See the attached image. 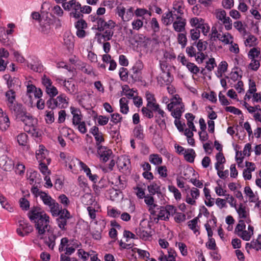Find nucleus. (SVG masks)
I'll return each mask as SVG.
<instances>
[{"label":"nucleus","mask_w":261,"mask_h":261,"mask_svg":"<svg viewBox=\"0 0 261 261\" xmlns=\"http://www.w3.org/2000/svg\"><path fill=\"white\" fill-rule=\"evenodd\" d=\"M28 215L30 220L35 223V227L38 236H43L46 232L47 233L44 243L50 249L54 250L58 235L54 232L49 224V216L40 207L35 206L31 208ZM40 238L42 239V237Z\"/></svg>","instance_id":"obj_1"},{"label":"nucleus","mask_w":261,"mask_h":261,"mask_svg":"<svg viewBox=\"0 0 261 261\" xmlns=\"http://www.w3.org/2000/svg\"><path fill=\"white\" fill-rule=\"evenodd\" d=\"M11 112L16 116V118L22 121L25 127L24 129L27 132H35L36 127L33 124L34 119L33 117L28 114L26 109L20 103H14L9 107Z\"/></svg>","instance_id":"obj_2"},{"label":"nucleus","mask_w":261,"mask_h":261,"mask_svg":"<svg viewBox=\"0 0 261 261\" xmlns=\"http://www.w3.org/2000/svg\"><path fill=\"white\" fill-rule=\"evenodd\" d=\"M234 233L242 240L248 241L254 234V227L249 224L246 229L244 220L240 219L234 228Z\"/></svg>","instance_id":"obj_3"},{"label":"nucleus","mask_w":261,"mask_h":261,"mask_svg":"<svg viewBox=\"0 0 261 261\" xmlns=\"http://www.w3.org/2000/svg\"><path fill=\"white\" fill-rule=\"evenodd\" d=\"M62 7L65 11H71L70 16L75 19H80L83 16L80 13L81 5L76 0H70L62 5Z\"/></svg>","instance_id":"obj_4"},{"label":"nucleus","mask_w":261,"mask_h":261,"mask_svg":"<svg viewBox=\"0 0 261 261\" xmlns=\"http://www.w3.org/2000/svg\"><path fill=\"white\" fill-rule=\"evenodd\" d=\"M157 210H159L158 214H156L158 219L167 221L169 220V217L173 216L176 212V208L173 205H167L166 206H160L156 207Z\"/></svg>","instance_id":"obj_5"},{"label":"nucleus","mask_w":261,"mask_h":261,"mask_svg":"<svg viewBox=\"0 0 261 261\" xmlns=\"http://www.w3.org/2000/svg\"><path fill=\"white\" fill-rule=\"evenodd\" d=\"M214 14L220 24L224 25L226 30L232 29V21L231 19L226 16V12L223 9H217L215 11Z\"/></svg>","instance_id":"obj_6"},{"label":"nucleus","mask_w":261,"mask_h":261,"mask_svg":"<svg viewBox=\"0 0 261 261\" xmlns=\"http://www.w3.org/2000/svg\"><path fill=\"white\" fill-rule=\"evenodd\" d=\"M133 8L129 7L126 10V9L121 5L118 6L115 9V13L124 22L130 20L134 15Z\"/></svg>","instance_id":"obj_7"},{"label":"nucleus","mask_w":261,"mask_h":261,"mask_svg":"<svg viewBox=\"0 0 261 261\" xmlns=\"http://www.w3.org/2000/svg\"><path fill=\"white\" fill-rule=\"evenodd\" d=\"M19 226L17 229V233L21 237L28 236L33 230V227L29 223L24 221H19Z\"/></svg>","instance_id":"obj_8"},{"label":"nucleus","mask_w":261,"mask_h":261,"mask_svg":"<svg viewBox=\"0 0 261 261\" xmlns=\"http://www.w3.org/2000/svg\"><path fill=\"white\" fill-rule=\"evenodd\" d=\"M97 153L99 156L100 160L104 163L111 159L113 155L112 150L103 146L97 147Z\"/></svg>","instance_id":"obj_9"},{"label":"nucleus","mask_w":261,"mask_h":261,"mask_svg":"<svg viewBox=\"0 0 261 261\" xmlns=\"http://www.w3.org/2000/svg\"><path fill=\"white\" fill-rule=\"evenodd\" d=\"M14 162L6 155L0 157V167L4 171H10L14 168Z\"/></svg>","instance_id":"obj_10"},{"label":"nucleus","mask_w":261,"mask_h":261,"mask_svg":"<svg viewBox=\"0 0 261 261\" xmlns=\"http://www.w3.org/2000/svg\"><path fill=\"white\" fill-rule=\"evenodd\" d=\"M173 81V77L169 71H163L158 77V84L161 86L168 85Z\"/></svg>","instance_id":"obj_11"},{"label":"nucleus","mask_w":261,"mask_h":261,"mask_svg":"<svg viewBox=\"0 0 261 261\" xmlns=\"http://www.w3.org/2000/svg\"><path fill=\"white\" fill-rule=\"evenodd\" d=\"M176 19L177 20L173 22V27L175 31L181 32L185 30L186 19L181 18L179 15L176 16Z\"/></svg>","instance_id":"obj_12"},{"label":"nucleus","mask_w":261,"mask_h":261,"mask_svg":"<svg viewBox=\"0 0 261 261\" xmlns=\"http://www.w3.org/2000/svg\"><path fill=\"white\" fill-rule=\"evenodd\" d=\"M144 202L149 207V211L152 215H156V211L155 208L158 207V205L154 203V198L152 196L147 195L144 197Z\"/></svg>","instance_id":"obj_13"},{"label":"nucleus","mask_w":261,"mask_h":261,"mask_svg":"<svg viewBox=\"0 0 261 261\" xmlns=\"http://www.w3.org/2000/svg\"><path fill=\"white\" fill-rule=\"evenodd\" d=\"M176 256V252L175 251L171 248L168 250V254H164L163 252H161L159 260L160 261H175V256Z\"/></svg>","instance_id":"obj_14"},{"label":"nucleus","mask_w":261,"mask_h":261,"mask_svg":"<svg viewBox=\"0 0 261 261\" xmlns=\"http://www.w3.org/2000/svg\"><path fill=\"white\" fill-rule=\"evenodd\" d=\"M71 113L73 115L72 123L74 125H76L82 122V115L80 111L74 107H70Z\"/></svg>","instance_id":"obj_15"},{"label":"nucleus","mask_w":261,"mask_h":261,"mask_svg":"<svg viewBox=\"0 0 261 261\" xmlns=\"http://www.w3.org/2000/svg\"><path fill=\"white\" fill-rule=\"evenodd\" d=\"M63 43L68 50L72 49L74 46V38L70 32H66L64 35Z\"/></svg>","instance_id":"obj_16"},{"label":"nucleus","mask_w":261,"mask_h":261,"mask_svg":"<svg viewBox=\"0 0 261 261\" xmlns=\"http://www.w3.org/2000/svg\"><path fill=\"white\" fill-rule=\"evenodd\" d=\"M249 4L254 7L255 9H252L250 10V13L254 16V17L258 20H259L261 18L260 15L258 11L256 10L257 6H259L261 0H248Z\"/></svg>","instance_id":"obj_17"},{"label":"nucleus","mask_w":261,"mask_h":261,"mask_svg":"<svg viewBox=\"0 0 261 261\" xmlns=\"http://www.w3.org/2000/svg\"><path fill=\"white\" fill-rule=\"evenodd\" d=\"M184 6L182 1H175L173 4L172 12L173 14H176V16L181 15L184 14Z\"/></svg>","instance_id":"obj_18"},{"label":"nucleus","mask_w":261,"mask_h":261,"mask_svg":"<svg viewBox=\"0 0 261 261\" xmlns=\"http://www.w3.org/2000/svg\"><path fill=\"white\" fill-rule=\"evenodd\" d=\"M174 16L176 17V14H173L172 11L164 14L162 16L163 23L166 25H168L174 22Z\"/></svg>","instance_id":"obj_19"},{"label":"nucleus","mask_w":261,"mask_h":261,"mask_svg":"<svg viewBox=\"0 0 261 261\" xmlns=\"http://www.w3.org/2000/svg\"><path fill=\"white\" fill-rule=\"evenodd\" d=\"M184 105L181 102V99L178 95H175L171 99V102L167 105V109L171 111L174 108Z\"/></svg>","instance_id":"obj_20"},{"label":"nucleus","mask_w":261,"mask_h":261,"mask_svg":"<svg viewBox=\"0 0 261 261\" xmlns=\"http://www.w3.org/2000/svg\"><path fill=\"white\" fill-rule=\"evenodd\" d=\"M64 86L66 89V91L71 94H74L77 91L74 82L72 81H65Z\"/></svg>","instance_id":"obj_21"},{"label":"nucleus","mask_w":261,"mask_h":261,"mask_svg":"<svg viewBox=\"0 0 261 261\" xmlns=\"http://www.w3.org/2000/svg\"><path fill=\"white\" fill-rule=\"evenodd\" d=\"M72 243H70V245L67 246L65 248L64 251H65L64 253L65 255H70L74 252L75 249L81 246V244L77 242V241L73 242Z\"/></svg>","instance_id":"obj_22"},{"label":"nucleus","mask_w":261,"mask_h":261,"mask_svg":"<svg viewBox=\"0 0 261 261\" xmlns=\"http://www.w3.org/2000/svg\"><path fill=\"white\" fill-rule=\"evenodd\" d=\"M136 233L140 238L146 240L149 237V233L147 230V228L142 226H140L138 228L136 229Z\"/></svg>","instance_id":"obj_23"},{"label":"nucleus","mask_w":261,"mask_h":261,"mask_svg":"<svg viewBox=\"0 0 261 261\" xmlns=\"http://www.w3.org/2000/svg\"><path fill=\"white\" fill-rule=\"evenodd\" d=\"M5 96L7 98V105L8 107L14 104V102L16 98L15 92L13 89H9L5 93Z\"/></svg>","instance_id":"obj_24"},{"label":"nucleus","mask_w":261,"mask_h":261,"mask_svg":"<svg viewBox=\"0 0 261 261\" xmlns=\"http://www.w3.org/2000/svg\"><path fill=\"white\" fill-rule=\"evenodd\" d=\"M236 208L240 218H245L249 216V211L243 203H240L238 208Z\"/></svg>","instance_id":"obj_25"},{"label":"nucleus","mask_w":261,"mask_h":261,"mask_svg":"<svg viewBox=\"0 0 261 261\" xmlns=\"http://www.w3.org/2000/svg\"><path fill=\"white\" fill-rule=\"evenodd\" d=\"M185 160L193 163L196 156L195 151L193 149H188L183 153Z\"/></svg>","instance_id":"obj_26"},{"label":"nucleus","mask_w":261,"mask_h":261,"mask_svg":"<svg viewBox=\"0 0 261 261\" xmlns=\"http://www.w3.org/2000/svg\"><path fill=\"white\" fill-rule=\"evenodd\" d=\"M204 22L205 21L203 19L198 17H193L189 20L191 25L193 27H195V29H197L198 30H199Z\"/></svg>","instance_id":"obj_27"},{"label":"nucleus","mask_w":261,"mask_h":261,"mask_svg":"<svg viewBox=\"0 0 261 261\" xmlns=\"http://www.w3.org/2000/svg\"><path fill=\"white\" fill-rule=\"evenodd\" d=\"M129 165V161L124 157L118 159L117 166L120 170H126L128 168Z\"/></svg>","instance_id":"obj_28"},{"label":"nucleus","mask_w":261,"mask_h":261,"mask_svg":"<svg viewBox=\"0 0 261 261\" xmlns=\"http://www.w3.org/2000/svg\"><path fill=\"white\" fill-rule=\"evenodd\" d=\"M80 162V161L71 155L70 157L68 158L67 160H66L65 164L66 166H68L69 169L72 170L74 167L79 164Z\"/></svg>","instance_id":"obj_29"},{"label":"nucleus","mask_w":261,"mask_h":261,"mask_svg":"<svg viewBox=\"0 0 261 261\" xmlns=\"http://www.w3.org/2000/svg\"><path fill=\"white\" fill-rule=\"evenodd\" d=\"M120 112L123 114H127L128 112V100L126 97H122L120 100Z\"/></svg>","instance_id":"obj_30"},{"label":"nucleus","mask_w":261,"mask_h":261,"mask_svg":"<svg viewBox=\"0 0 261 261\" xmlns=\"http://www.w3.org/2000/svg\"><path fill=\"white\" fill-rule=\"evenodd\" d=\"M92 20L96 21L97 23V29L99 31H102L105 29V24L106 21L101 18H99L98 16L92 17Z\"/></svg>","instance_id":"obj_31"},{"label":"nucleus","mask_w":261,"mask_h":261,"mask_svg":"<svg viewBox=\"0 0 261 261\" xmlns=\"http://www.w3.org/2000/svg\"><path fill=\"white\" fill-rule=\"evenodd\" d=\"M198 220V218L196 217L188 222L189 228L192 230L195 234H196L197 232H198V234L200 233L198 228H197Z\"/></svg>","instance_id":"obj_32"},{"label":"nucleus","mask_w":261,"mask_h":261,"mask_svg":"<svg viewBox=\"0 0 261 261\" xmlns=\"http://www.w3.org/2000/svg\"><path fill=\"white\" fill-rule=\"evenodd\" d=\"M224 44H229L233 42V37L229 33H225L221 36L219 39Z\"/></svg>","instance_id":"obj_33"},{"label":"nucleus","mask_w":261,"mask_h":261,"mask_svg":"<svg viewBox=\"0 0 261 261\" xmlns=\"http://www.w3.org/2000/svg\"><path fill=\"white\" fill-rule=\"evenodd\" d=\"M10 125L9 119L5 114L0 120V129L3 130H6Z\"/></svg>","instance_id":"obj_34"},{"label":"nucleus","mask_w":261,"mask_h":261,"mask_svg":"<svg viewBox=\"0 0 261 261\" xmlns=\"http://www.w3.org/2000/svg\"><path fill=\"white\" fill-rule=\"evenodd\" d=\"M184 105H182L175 108L174 111L172 112V116L176 119H179L184 110Z\"/></svg>","instance_id":"obj_35"},{"label":"nucleus","mask_w":261,"mask_h":261,"mask_svg":"<svg viewBox=\"0 0 261 261\" xmlns=\"http://www.w3.org/2000/svg\"><path fill=\"white\" fill-rule=\"evenodd\" d=\"M134 136L139 139L142 140L144 138L143 129L141 125L136 126L133 131Z\"/></svg>","instance_id":"obj_36"},{"label":"nucleus","mask_w":261,"mask_h":261,"mask_svg":"<svg viewBox=\"0 0 261 261\" xmlns=\"http://www.w3.org/2000/svg\"><path fill=\"white\" fill-rule=\"evenodd\" d=\"M221 36V34L218 33L216 27H213L212 28L211 33L210 34V38L211 41L213 43L214 41H216L217 39L219 40Z\"/></svg>","instance_id":"obj_37"},{"label":"nucleus","mask_w":261,"mask_h":261,"mask_svg":"<svg viewBox=\"0 0 261 261\" xmlns=\"http://www.w3.org/2000/svg\"><path fill=\"white\" fill-rule=\"evenodd\" d=\"M134 13L137 17H142V19L144 18V16L145 14H148L149 16H151V13L144 8H137Z\"/></svg>","instance_id":"obj_38"},{"label":"nucleus","mask_w":261,"mask_h":261,"mask_svg":"<svg viewBox=\"0 0 261 261\" xmlns=\"http://www.w3.org/2000/svg\"><path fill=\"white\" fill-rule=\"evenodd\" d=\"M126 89L125 88H123V91L124 92V94L127 97L128 99H134L137 96L136 91L134 90L133 89H130L128 87L126 86Z\"/></svg>","instance_id":"obj_39"},{"label":"nucleus","mask_w":261,"mask_h":261,"mask_svg":"<svg viewBox=\"0 0 261 261\" xmlns=\"http://www.w3.org/2000/svg\"><path fill=\"white\" fill-rule=\"evenodd\" d=\"M61 209L62 208L60 207L59 204L56 202L50 207H49V211L53 216L56 217L60 214V211Z\"/></svg>","instance_id":"obj_40"},{"label":"nucleus","mask_w":261,"mask_h":261,"mask_svg":"<svg viewBox=\"0 0 261 261\" xmlns=\"http://www.w3.org/2000/svg\"><path fill=\"white\" fill-rule=\"evenodd\" d=\"M149 161L154 165H158L162 163V159L158 154H151L149 156Z\"/></svg>","instance_id":"obj_41"},{"label":"nucleus","mask_w":261,"mask_h":261,"mask_svg":"<svg viewBox=\"0 0 261 261\" xmlns=\"http://www.w3.org/2000/svg\"><path fill=\"white\" fill-rule=\"evenodd\" d=\"M69 240L67 238H63L61 240L60 244L59 246V251L62 252L64 251L67 246H70V243L69 244Z\"/></svg>","instance_id":"obj_42"},{"label":"nucleus","mask_w":261,"mask_h":261,"mask_svg":"<svg viewBox=\"0 0 261 261\" xmlns=\"http://www.w3.org/2000/svg\"><path fill=\"white\" fill-rule=\"evenodd\" d=\"M45 89H46V92L47 93V94H48L49 95L50 98H53V97H55L58 93L57 89L55 86H53L52 85H51V86H49V87L46 88Z\"/></svg>","instance_id":"obj_43"},{"label":"nucleus","mask_w":261,"mask_h":261,"mask_svg":"<svg viewBox=\"0 0 261 261\" xmlns=\"http://www.w3.org/2000/svg\"><path fill=\"white\" fill-rule=\"evenodd\" d=\"M17 142L20 145H26L28 140V136L25 133H21L17 136Z\"/></svg>","instance_id":"obj_44"},{"label":"nucleus","mask_w":261,"mask_h":261,"mask_svg":"<svg viewBox=\"0 0 261 261\" xmlns=\"http://www.w3.org/2000/svg\"><path fill=\"white\" fill-rule=\"evenodd\" d=\"M260 55V50L257 48H253L248 53V57L250 59L258 58Z\"/></svg>","instance_id":"obj_45"},{"label":"nucleus","mask_w":261,"mask_h":261,"mask_svg":"<svg viewBox=\"0 0 261 261\" xmlns=\"http://www.w3.org/2000/svg\"><path fill=\"white\" fill-rule=\"evenodd\" d=\"M177 40L179 44L181 45L182 48L185 47L187 44V39L186 34L180 33L177 37Z\"/></svg>","instance_id":"obj_46"},{"label":"nucleus","mask_w":261,"mask_h":261,"mask_svg":"<svg viewBox=\"0 0 261 261\" xmlns=\"http://www.w3.org/2000/svg\"><path fill=\"white\" fill-rule=\"evenodd\" d=\"M68 219H63L62 218H58L56 219L58 227L62 230L66 229L65 226L67 225V221Z\"/></svg>","instance_id":"obj_47"},{"label":"nucleus","mask_w":261,"mask_h":261,"mask_svg":"<svg viewBox=\"0 0 261 261\" xmlns=\"http://www.w3.org/2000/svg\"><path fill=\"white\" fill-rule=\"evenodd\" d=\"M46 105L48 108L51 109L52 110L59 107V104L58 103L57 100L53 98H50L46 101Z\"/></svg>","instance_id":"obj_48"},{"label":"nucleus","mask_w":261,"mask_h":261,"mask_svg":"<svg viewBox=\"0 0 261 261\" xmlns=\"http://www.w3.org/2000/svg\"><path fill=\"white\" fill-rule=\"evenodd\" d=\"M169 190L170 192L174 194V197L176 199H180L181 195L179 191L173 186H169Z\"/></svg>","instance_id":"obj_49"},{"label":"nucleus","mask_w":261,"mask_h":261,"mask_svg":"<svg viewBox=\"0 0 261 261\" xmlns=\"http://www.w3.org/2000/svg\"><path fill=\"white\" fill-rule=\"evenodd\" d=\"M228 64L226 61H222L219 64L218 69H219V72H220V75H218V77H222V74L227 71Z\"/></svg>","instance_id":"obj_50"},{"label":"nucleus","mask_w":261,"mask_h":261,"mask_svg":"<svg viewBox=\"0 0 261 261\" xmlns=\"http://www.w3.org/2000/svg\"><path fill=\"white\" fill-rule=\"evenodd\" d=\"M245 43L246 46H253L256 44V38L253 35H249L246 40Z\"/></svg>","instance_id":"obj_51"},{"label":"nucleus","mask_w":261,"mask_h":261,"mask_svg":"<svg viewBox=\"0 0 261 261\" xmlns=\"http://www.w3.org/2000/svg\"><path fill=\"white\" fill-rule=\"evenodd\" d=\"M132 24L134 30H139L143 27V22L141 19H137L133 21Z\"/></svg>","instance_id":"obj_52"},{"label":"nucleus","mask_w":261,"mask_h":261,"mask_svg":"<svg viewBox=\"0 0 261 261\" xmlns=\"http://www.w3.org/2000/svg\"><path fill=\"white\" fill-rule=\"evenodd\" d=\"M28 67L35 72H41L42 70V66L41 64H28Z\"/></svg>","instance_id":"obj_53"},{"label":"nucleus","mask_w":261,"mask_h":261,"mask_svg":"<svg viewBox=\"0 0 261 261\" xmlns=\"http://www.w3.org/2000/svg\"><path fill=\"white\" fill-rule=\"evenodd\" d=\"M254 171V168H249L244 170L243 175L245 179L250 180L252 177L251 172Z\"/></svg>","instance_id":"obj_54"},{"label":"nucleus","mask_w":261,"mask_h":261,"mask_svg":"<svg viewBox=\"0 0 261 261\" xmlns=\"http://www.w3.org/2000/svg\"><path fill=\"white\" fill-rule=\"evenodd\" d=\"M150 25L154 32H158L160 31L159 23L155 18H152L150 21Z\"/></svg>","instance_id":"obj_55"},{"label":"nucleus","mask_w":261,"mask_h":261,"mask_svg":"<svg viewBox=\"0 0 261 261\" xmlns=\"http://www.w3.org/2000/svg\"><path fill=\"white\" fill-rule=\"evenodd\" d=\"M148 190L149 192L152 194L154 195L156 193H158L160 190V187L157 184L153 183L152 184L148 186Z\"/></svg>","instance_id":"obj_56"},{"label":"nucleus","mask_w":261,"mask_h":261,"mask_svg":"<svg viewBox=\"0 0 261 261\" xmlns=\"http://www.w3.org/2000/svg\"><path fill=\"white\" fill-rule=\"evenodd\" d=\"M191 38L193 40H196L200 37V30L197 29H193L190 31Z\"/></svg>","instance_id":"obj_57"},{"label":"nucleus","mask_w":261,"mask_h":261,"mask_svg":"<svg viewBox=\"0 0 261 261\" xmlns=\"http://www.w3.org/2000/svg\"><path fill=\"white\" fill-rule=\"evenodd\" d=\"M177 244L181 254L183 256H186L188 254L187 247L186 245L182 242H179Z\"/></svg>","instance_id":"obj_58"},{"label":"nucleus","mask_w":261,"mask_h":261,"mask_svg":"<svg viewBox=\"0 0 261 261\" xmlns=\"http://www.w3.org/2000/svg\"><path fill=\"white\" fill-rule=\"evenodd\" d=\"M186 67L191 72L194 74H197L199 71V68L193 63H189Z\"/></svg>","instance_id":"obj_59"},{"label":"nucleus","mask_w":261,"mask_h":261,"mask_svg":"<svg viewBox=\"0 0 261 261\" xmlns=\"http://www.w3.org/2000/svg\"><path fill=\"white\" fill-rule=\"evenodd\" d=\"M207 43L206 41H203L199 40L196 44L197 48L199 51L205 50L207 47Z\"/></svg>","instance_id":"obj_60"},{"label":"nucleus","mask_w":261,"mask_h":261,"mask_svg":"<svg viewBox=\"0 0 261 261\" xmlns=\"http://www.w3.org/2000/svg\"><path fill=\"white\" fill-rule=\"evenodd\" d=\"M75 27L76 29H86L87 28V23L83 19H80L75 23Z\"/></svg>","instance_id":"obj_61"},{"label":"nucleus","mask_w":261,"mask_h":261,"mask_svg":"<svg viewBox=\"0 0 261 261\" xmlns=\"http://www.w3.org/2000/svg\"><path fill=\"white\" fill-rule=\"evenodd\" d=\"M216 66L215 60L214 58H210L206 62V68L208 71H212L214 69V67Z\"/></svg>","instance_id":"obj_62"},{"label":"nucleus","mask_w":261,"mask_h":261,"mask_svg":"<svg viewBox=\"0 0 261 261\" xmlns=\"http://www.w3.org/2000/svg\"><path fill=\"white\" fill-rule=\"evenodd\" d=\"M58 216H59V218H62L63 219H70L71 217L70 213L66 208L61 209Z\"/></svg>","instance_id":"obj_63"},{"label":"nucleus","mask_w":261,"mask_h":261,"mask_svg":"<svg viewBox=\"0 0 261 261\" xmlns=\"http://www.w3.org/2000/svg\"><path fill=\"white\" fill-rule=\"evenodd\" d=\"M20 207L24 210H27L29 208V201L25 198H21L19 200Z\"/></svg>","instance_id":"obj_64"}]
</instances>
